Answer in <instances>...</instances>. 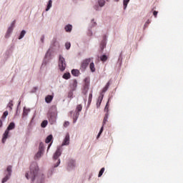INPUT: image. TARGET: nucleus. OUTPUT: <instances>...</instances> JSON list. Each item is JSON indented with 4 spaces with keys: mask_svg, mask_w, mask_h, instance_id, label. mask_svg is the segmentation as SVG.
<instances>
[{
    "mask_svg": "<svg viewBox=\"0 0 183 183\" xmlns=\"http://www.w3.org/2000/svg\"><path fill=\"white\" fill-rule=\"evenodd\" d=\"M39 167L38 164L34 162L30 166V170L25 174L26 179H31L32 182L36 181V183H45V174L39 173Z\"/></svg>",
    "mask_w": 183,
    "mask_h": 183,
    "instance_id": "1",
    "label": "nucleus"
},
{
    "mask_svg": "<svg viewBox=\"0 0 183 183\" xmlns=\"http://www.w3.org/2000/svg\"><path fill=\"white\" fill-rule=\"evenodd\" d=\"M11 129H15V123L14 122H11L6 131L4 132L2 138L3 144H5V142H6V139H8V137H9V131H11Z\"/></svg>",
    "mask_w": 183,
    "mask_h": 183,
    "instance_id": "2",
    "label": "nucleus"
},
{
    "mask_svg": "<svg viewBox=\"0 0 183 183\" xmlns=\"http://www.w3.org/2000/svg\"><path fill=\"white\" fill-rule=\"evenodd\" d=\"M58 65L59 69H60L61 72H64V70L66 68V61H65V58L63 55H59Z\"/></svg>",
    "mask_w": 183,
    "mask_h": 183,
    "instance_id": "3",
    "label": "nucleus"
},
{
    "mask_svg": "<svg viewBox=\"0 0 183 183\" xmlns=\"http://www.w3.org/2000/svg\"><path fill=\"white\" fill-rule=\"evenodd\" d=\"M12 175V166H8L5 171V177L2 179L1 183L8 182Z\"/></svg>",
    "mask_w": 183,
    "mask_h": 183,
    "instance_id": "4",
    "label": "nucleus"
},
{
    "mask_svg": "<svg viewBox=\"0 0 183 183\" xmlns=\"http://www.w3.org/2000/svg\"><path fill=\"white\" fill-rule=\"evenodd\" d=\"M15 28V21H13L10 26H9L7 31L6 32L5 34V38H6L8 39V38H9L11 36V35H12V32H14V29Z\"/></svg>",
    "mask_w": 183,
    "mask_h": 183,
    "instance_id": "5",
    "label": "nucleus"
},
{
    "mask_svg": "<svg viewBox=\"0 0 183 183\" xmlns=\"http://www.w3.org/2000/svg\"><path fill=\"white\" fill-rule=\"evenodd\" d=\"M61 155H62V147L59 146L57 147L56 150L54 154L53 159H54V161L59 159V157Z\"/></svg>",
    "mask_w": 183,
    "mask_h": 183,
    "instance_id": "6",
    "label": "nucleus"
},
{
    "mask_svg": "<svg viewBox=\"0 0 183 183\" xmlns=\"http://www.w3.org/2000/svg\"><path fill=\"white\" fill-rule=\"evenodd\" d=\"M70 142H71V139H70V137H69V134L67 133L65 135L64 139H63L61 145L59 146V147H61V148H62V147H66V146L69 145Z\"/></svg>",
    "mask_w": 183,
    "mask_h": 183,
    "instance_id": "7",
    "label": "nucleus"
},
{
    "mask_svg": "<svg viewBox=\"0 0 183 183\" xmlns=\"http://www.w3.org/2000/svg\"><path fill=\"white\" fill-rule=\"evenodd\" d=\"M91 61H92V59H91L90 58L84 60V61L81 62V66H80V69H81V71H85V70L86 69L88 65H89Z\"/></svg>",
    "mask_w": 183,
    "mask_h": 183,
    "instance_id": "8",
    "label": "nucleus"
},
{
    "mask_svg": "<svg viewBox=\"0 0 183 183\" xmlns=\"http://www.w3.org/2000/svg\"><path fill=\"white\" fill-rule=\"evenodd\" d=\"M76 167V162L75 160H69L67 164V169L69 171H72L73 169H75Z\"/></svg>",
    "mask_w": 183,
    "mask_h": 183,
    "instance_id": "9",
    "label": "nucleus"
},
{
    "mask_svg": "<svg viewBox=\"0 0 183 183\" xmlns=\"http://www.w3.org/2000/svg\"><path fill=\"white\" fill-rule=\"evenodd\" d=\"M71 117L73 119V124H75L76 121H78V118H79V112L76 111L70 112Z\"/></svg>",
    "mask_w": 183,
    "mask_h": 183,
    "instance_id": "10",
    "label": "nucleus"
},
{
    "mask_svg": "<svg viewBox=\"0 0 183 183\" xmlns=\"http://www.w3.org/2000/svg\"><path fill=\"white\" fill-rule=\"evenodd\" d=\"M51 59H52V51L49 49L44 56V62H48V61H51Z\"/></svg>",
    "mask_w": 183,
    "mask_h": 183,
    "instance_id": "11",
    "label": "nucleus"
},
{
    "mask_svg": "<svg viewBox=\"0 0 183 183\" xmlns=\"http://www.w3.org/2000/svg\"><path fill=\"white\" fill-rule=\"evenodd\" d=\"M77 86H78V81H76V79L71 80L70 83V87L71 88L72 91H75Z\"/></svg>",
    "mask_w": 183,
    "mask_h": 183,
    "instance_id": "12",
    "label": "nucleus"
},
{
    "mask_svg": "<svg viewBox=\"0 0 183 183\" xmlns=\"http://www.w3.org/2000/svg\"><path fill=\"white\" fill-rule=\"evenodd\" d=\"M30 112H31V109L24 107L23 114H22L23 118H25V117H28V114H29Z\"/></svg>",
    "mask_w": 183,
    "mask_h": 183,
    "instance_id": "13",
    "label": "nucleus"
},
{
    "mask_svg": "<svg viewBox=\"0 0 183 183\" xmlns=\"http://www.w3.org/2000/svg\"><path fill=\"white\" fill-rule=\"evenodd\" d=\"M106 47H107V41L105 40L102 41L99 46L101 52H102V51H104V49H105Z\"/></svg>",
    "mask_w": 183,
    "mask_h": 183,
    "instance_id": "14",
    "label": "nucleus"
},
{
    "mask_svg": "<svg viewBox=\"0 0 183 183\" xmlns=\"http://www.w3.org/2000/svg\"><path fill=\"white\" fill-rule=\"evenodd\" d=\"M102 99H104V94H101V95H100V97H99V99L97 102V108H99V107H101V103L102 102Z\"/></svg>",
    "mask_w": 183,
    "mask_h": 183,
    "instance_id": "15",
    "label": "nucleus"
},
{
    "mask_svg": "<svg viewBox=\"0 0 183 183\" xmlns=\"http://www.w3.org/2000/svg\"><path fill=\"white\" fill-rule=\"evenodd\" d=\"M64 30L69 34L72 32V24H67L64 26Z\"/></svg>",
    "mask_w": 183,
    "mask_h": 183,
    "instance_id": "16",
    "label": "nucleus"
},
{
    "mask_svg": "<svg viewBox=\"0 0 183 183\" xmlns=\"http://www.w3.org/2000/svg\"><path fill=\"white\" fill-rule=\"evenodd\" d=\"M52 99H54V96L48 95L45 98V102H46V104H51V102H52Z\"/></svg>",
    "mask_w": 183,
    "mask_h": 183,
    "instance_id": "17",
    "label": "nucleus"
},
{
    "mask_svg": "<svg viewBox=\"0 0 183 183\" xmlns=\"http://www.w3.org/2000/svg\"><path fill=\"white\" fill-rule=\"evenodd\" d=\"M49 122L52 125L56 122V117L55 116H51L49 117Z\"/></svg>",
    "mask_w": 183,
    "mask_h": 183,
    "instance_id": "18",
    "label": "nucleus"
},
{
    "mask_svg": "<svg viewBox=\"0 0 183 183\" xmlns=\"http://www.w3.org/2000/svg\"><path fill=\"white\" fill-rule=\"evenodd\" d=\"M97 4L100 8L105 6V0H98Z\"/></svg>",
    "mask_w": 183,
    "mask_h": 183,
    "instance_id": "19",
    "label": "nucleus"
},
{
    "mask_svg": "<svg viewBox=\"0 0 183 183\" xmlns=\"http://www.w3.org/2000/svg\"><path fill=\"white\" fill-rule=\"evenodd\" d=\"M51 8H52V0H49L46 8V12H48V11H49V9H51Z\"/></svg>",
    "mask_w": 183,
    "mask_h": 183,
    "instance_id": "20",
    "label": "nucleus"
},
{
    "mask_svg": "<svg viewBox=\"0 0 183 183\" xmlns=\"http://www.w3.org/2000/svg\"><path fill=\"white\" fill-rule=\"evenodd\" d=\"M89 69L91 72H95L96 69H95V64H94V61L90 63Z\"/></svg>",
    "mask_w": 183,
    "mask_h": 183,
    "instance_id": "21",
    "label": "nucleus"
},
{
    "mask_svg": "<svg viewBox=\"0 0 183 183\" xmlns=\"http://www.w3.org/2000/svg\"><path fill=\"white\" fill-rule=\"evenodd\" d=\"M71 74L74 76H79V70H78V69H72L71 70Z\"/></svg>",
    "mask_w": 183,
    "mask_h": 183,
    "instance_id": "22",
    "label": "nucleus"
},
{
    "mask_svg": "<svg viewBox=\"0 0 183 183\" xmlns=\"http://www.w3.org/2000/svg\"><path fill=\"white\" fill-rule=\"evenodd\" d=\"M129 1H131V0H123V6H124V11L128 7V4H129Z\"/></svg>",
    "mask_w": 183,
    "mask_h": 183,
    "instance_id": "23",
    "label": "nucleus"
},
{
    "mask_svg": "<svg viewBox=\"0 0 183 183\" xmlns=\"http://www.w3.org/2000/svg\"><path fill=\"white\" fill-rule=\"evenodd\" d=\"M108 59V56L105 55V54H103L100 56V60L102 61V62H107V60Z\"/></svg>",
    "mask_w": 183,
    "mask_h": 183,
    "instance_id": "24",
    "label": "nucleus"
},
{
    "mask_svg": "<svg viewBox=\"0 0 183 183\" xmlns=\"http://www.w3.org/2000/svg\"><path fill=\"white\" fill-rule=\"evenodd\" d=\"M42 155H44V152H42L41 150H39L38 152L36 154L35 157L39 159L41 157H42Z\"/></svg>",
    "mask_w": 183,
    "mask_h": 183,
    "instance_id": "25",
    "label": "nucleus"
},
{
    "mask_svg": "<svg viewBox=\"0 0 183 183\" xmlns=\"http://www.w3.org/2000/svg\"><path fill=\"white\" fill-rule=\"evenodd\" d=\"M56 163L53 164V168H58L61 164V159H58V160H56Z\"/></svg>",
    "mask_w": 183,
    "mask_h": 183,
    "instance_id": "26",
    "label": "nucleus"
},
{
    "mask_svg": "<svg viewBox=\"0 0 183 183\" xmlns=\"http://www.w3.org/2000/svg\"><path fill=\"white\" fill-rule=\"evenodd\" d=\"M52 138H53L52 134L49 135V136L46 137V141H45L46 144H49V142H50L51 141H52Z\"/></svg>",
    "mask_w": 183,
    "mask_h": 183,
    "instance_id": "27",
    "label": "nucleus"
},
{
    "mask_svg": "<svg viewBox=\"0 0 183 183\" xmlns=\"http://www.w3.org/2000/svg\"><path fill=\"white\" fill-rule=\"evenodd\" d=\"M84 82H85V87L88 88L89 86V77H86L84 79Z\"/></svg>",
    "mask_w": 183,
    "mask_h": 183,
    "instance_id": "28",
    "label": "nucleus"
},
{
    "mask_svg": "<svg viewBox=\"0 0 183 183\" xmlns=\"http://www.w3.org/2000/svg\"><path fill=\"white\" fill-rule=\"evenodd\" d=\"M25 34H26V31L25 30H22L19 36V39H22V38L25 36Z\"/></svg>",
    "mask_w": 183,
    "mask_h": 183,
    "instance_id": "29",
    "label": "nucleus"
},
{
    "mask_svg": "<svg viewBox=\"0 0 183 183\" xmlns=\"http://www.w3.org/2000/svg\"><path fill=\"white\" fill-rule=\"evenodd\" d=\"M64 79H69L71 78V74L70 73H65L63 75Z\"/></svg>",
    "mask_w": 183,
    "mask_h": 183,
    "instance_id": "30",
    "label": "nucleus"
},
{
    "mask_svg": "<svg viewBox=\"0 0 183 183\" xmlns=\"http://www.w3.org/2000/svg\"><path fill=\"white\" fill-rule=\"evenodd\" d=\"M12 102V101H10L7 104V108L9 109V111H12V107H14V104Z\"/></svg>",
    "mask_w": 183,
    "mask_h": 183,
    "instance_id": "31",
    "label": "nucleus"
},
{
    "mask_svg": "<svg viewBox=\"0 0 183 183\" xmlns=\"http://www.w3.org/2000/svg\"><path fill=\"white\" fill-rule=\"evenodd\" d=\"M104 172H105V168L102 167L99 172V175H98L99 178H101V177H102Z\"/></svg>",
    "mask_w": 183,
    "mask_h": 183,
    "instance_id": "32",
    "label": "nucleus"
},
{
    "mask_svg": "<svg viewBox=\"0 0 183 183\" xmlns=\"http://www.w3.org/2000/svg\"><path fill=\"white\" fill-rule=\"evenodd\" d=\"M109 82H107V84H106V86L103 88L102 89V92H106L108 91V88H109Z\"/></svg>",
    "mask_w": 183,
    "mask_h": 183,
    "instance_id": "33",
    "label": "nucleus"
},
{
    "mask_svg": "<svg viewBox=\"0 0 183 183\" xmlns=\"http://www.w3.org/2000/svg\"><path fill=\"white\" fill-rule=\"evenodd\" d=\"M76 112H79H79H81L82 111V105H81V104L77 105V107L76 108Z\"/></svg>",
    "mask_w": 183,
    "mask_h": 183,
    "instance_id": "34",
    "label": "nucleus"
},
{
    "mask_svg": "<svg viewBox=\"0 0 183 183\" xmlns=\"http://www.w3.org/2000/svg\"><path fill=\"white\" fill-rule=\"evenodd\" d=\"M46 125H48V121L44 120L41 122V128H45V127H46Z\"/></svg>",
    "mask_w": 183,
    "mask_h": 183,
    "instance_id": "35",
    "label": "nucleus"
},
{
    "mask_svg": "<svg viewBox=\"0 0 183 183\" xmlns=\"http://www.w3.org/2000/svg\"><path fill=\"white\" fill-rule=\"evenodd\" d=\"M39 151H42L43 152H44V143L41 142V143L39 144Z\"/></svg>",
    "mask_w": 183,
    "mask_h": 183,
    "instance_id": "36",
    "label": "nucleus"
},
{
    "mask_svg": "<svg viewBox=\"0 0 183 183\" xmlns=\"http://www.w3.org/2000/svg\"><path fill=\"white\" fill-rule=\"evenodd\" d=\"M108 122V113H107L105 114V117L104 118V120H103V127L104 125H105V124H107V122Z\"/></svg>",
    "mask_w": 183,
    "mask_h": 183,
    "instance_id": "37",
    "label": "nucleus"
},
{
    "mask_svg": "<svg viewBox=\"0 0 183 183\" xmlns=\"http://www.w3.org/2000/svg\"><path fill=\"white\" fill-rule=\"evenodd\" d=\"M68 98H70V99H72V98H74V92L72 91L68 93Z\"/></svg>",
    "mask_w": 183,
    "mask_h": 183,
    "instance_id": "38",
    "label": "nucleus"
},
{
    "mask_svg": "<svg viewBox=\"0 0 183 183\" xmlns=\"http://www.w3.org/2000/svg\"><path fill=\"white\" fill-rule=\"evenodd\" d=\"M94 9H95V11H101V6H99V4H96L94 6Z\"/></svg>",
    "mask_w": 183,
    "mask_h": 183,
    "instance_id": "39",
    "label": "nucleus"
},
{
    "mask_svg": "<svg viewBox=\"0 0 183 183\" xmlns=\"http://www.w3.org/2000/svg\"><path fill=\"white\" fill-rule=\"evenodd\" d=\"M65 48H66V49H69L70 48H71V43L70 42H66V44H65Z\"/></svg>",
    "mask_w": 183,
    "mask_h": 183,
    "instance_id": "40",
    "label": "nucleus"
},
{
    "mask_svg": "<svg viewBox=\"0 0 183 183\" xmlns=\"http://www.w3.org/2000/svg\"><path fill=\"white\" fill-rule=\"evenodd\" d=\"M92 101V94H90L89 95L88 105H90Z\"/></svg>",
    "mask_w": 183,
    "mask_h": 183,
    "instance_id": "41",
    "label": "nucleus"
},
{
    "mask_svg": "<svg viewBox=\"0 0 183 183\" xmlns=\"http://www.w3.org/2000/svg\"><path fill=\"white\" fill-rule=\"evenodd\" d=\"M151 22V20L148 19L146 23L144 24V28H147L148 25H149V23Z\"/></svg>",
    "mask_w": 183,
    "mask_h": 183,
    "instance_id": "42",
    "label": "nucleus"
},
{
    "mask_svg": "<svg viewBox=\"0 0 183 183\" xmlns=\"http://www.w3.org/2000/svg\"><path fill=\"white\" fill-rule=\"evenodd\" d=\"M8 111L4 112L2 118H6V117H8Z\"/></svg>",
    "mask_w": 183,
    "mask_h": 183,
    "instance_id": "43",
    "label": "nucleus"
},
{
    "mask_svg": "<svg viewBox=\"0 0 183 183\" xmlns=\"http://www.w3.org/2000/svg\"><path fill=\"white\" fill-rule=\"evenodd\" d=\"M40 41L41 44H44V42H45V36H41Z\"/></svg>",
    "mask_w": 183,
    "mask_h": 183,
    "instance_id": "44",
    "label": "nucleus"
},
{
    "mask_svg": "<svg viewBox=\"0 0 183 183\" xmlns=\"http://www.w3.org/2000/svg\"><path fill=\"white\" fill-rule=\"evenodd\" d=\"M92 26H95L97 25V22H95V20L93 19L91 21Z\"/></svg>",
    "mask_w": 183,
    "mask_h": 183,
    "instance_id": "45",
    "label": "nucleus"
},
{
    "mask_svg": "<svg viewBox=\"0 0 183 183\" xmlns=\"http://www.w3.org/2000/svg\"><path fill=\"white\" fill-rule=\"evenodd\" d=\"M87 35H88L89 36H92V35H93L92 30L89 29V31H88V33H87Z\"/></svg>",
    "mask_w": 183,
    "mask_h": 183,
    "instance_id": "46",
    "label": "nucleus"
},
{
    "mask_svg": "<svg viewBox=\"0 0 183 183\" xmlns=\"http://www.w3.org/2000/svg\"><path fill=\"white\" fill-rule=\"evenodd\" d=\"M64 128H67V127H69V122H65L64 124Z\"/></svg>",
    "mask_w": 183,
    "mask_h": 183,
    "instance_id": "47",
    "label": "nucleus"
},
{
    "mask_svg": "<svg viewBox=\"0 0 183 183\" xmlns=\"http://www.w3.org/2000/svg\"><path fill=\"white\" fill-rule=\"evenodd\" d=\"M109 100L108 102L107 103L106 107H105V108H104V111H107V112H108V104H109Z\"/></svg>",
    "mask_w": 183,
    "mask_h": 183,
    "instance_id": "48",
    "label": "nucleus"
},
{
    "mask_svg": "<svg viewBox=\"0 0 183 183\" xmlns=\"http://www.w3.org/2000/svg\"><path fill=\"white\" fill-rule=\"evenodd\" d=\"M102 132H104V125L101 127L100 131H99V134H102Z\"/></svg>",
    "mask_w": 183,
    "mask_h": 183,
    "instance_id": "49",
    "label": "nucleus"
},
{
    "mask_svg": "<svg viewBox=\"0 0 183 183\" xmlns=\"http://www.w3.org/2000/svg\"><path fill=\"white\" fill-rule=\"evenodd\" d=\"M153 14H154V16H155V18H157V15H158V11H154L153 12Z\"/></svg>",
    "mask_w": 183,
    "mask_h": 183,
    "instance_id": "50",
    "label": "nucleus"
},
{
    "mask_svg": "<svg viewBox=\"0 0 183 183\" xmlns=\"http://www.w3.org/2000/svg\"><path fill=\"white\" fill-rule=\"evenodd\" d=\"M2 125H3L2 120L0 119V128H2Z\"/></svg>",
    "mask_w": 183,
    "mask_h": 183,
    "instance_id": "51",
    "label": "nucleus"
},
{
    "mask_svg": "<svg viewBox=\"0 0 183 183\" xmlns=\"http://www.w3.org/2000/svg\"><path fill=\"white\" fill-rule=\"evenodd\" d=\"M100 137H101V133H99L98 135H97V138L98 139V138H99Z\"/></svg>",
    "mask_w": 183,
    "mask_h": 183,
    "instance_id": "52",
    "label": "nucleus"
},
{
    "mask_svg": "<svg viewBox=\"0 0 183 183\" xmlns=\"http://www.w3.org/2000/svg\"><path fill=\"white\" fill-rule=\"evenodd\" d=\"M114 2H119V0H114Z\"/></svg>",
    "mask_w": 183,
    "mask_h": 183,
    "instance_id": "53",
    "label": "nucleus"
},
{
    "mask_svg": "<svg viewBox=\"0 0 183 183\" xmlns=\"http://www.w3.org/2000/svg\"><path fill=\"white\" fill-rule=\"evenodd\" d=\"M21 105V102H19L18 107Z\"/></svg>",
    "mask_w": 183,
    "mask_h": 183,
    "instance_id": "54",
    "label": "nucleus"
},
{
    "mask_svg": "<svg viewBox=\"0 0 183 183\" xmlns=\"http://www.w3.org/2000/svg\"><path fill=\"white\" fill-rule=\"evenodd\" d=\"M49 148H51V145H49V146L48 147V149H49Z\"/></svg>",
    "mask_w": 183,
    "mask_h": 183,
    "instance_id": "55",
    "label": "nucleus"
},
{
    "mask_svg": "<svg viewBox=\"0 0 183 183\" xmlns=\"http://www.w3.org/2000/svg\"><path fill=\"white\" fill-rule=\"evenodd\" d=\"M16 115H18V110L16 111Z\"/></svg>",
    "mask_w": 183,
    "mask_h": 183,
    "instance_id": "56",
    "label": "nucleus"
},
{
    "mask_svg": "<svg viewBox=\"0 0 183 183\" xmlns=\"http://www.w3.org/2000/svg\"><path fill=\"white\" fill-rule=\"evenodd\" d=\"M54 109H56V107H54Z\"/></svg>",
    "mask_w": 183,
    "mask_h": 183,
    "instance_id": "57",
    "label": "nucleus"
},
{
    "mask_svg": "<svg viewBox=\"0 0 183 183\" xmlns=\"http://www.w3.org/2000/svg\"><path fill=\"white\" fill-rule=\"evenodd\" d=\"M107 2L109 1V0H106Z\"/></svg>",
    "mask_w": 183,
    "mask_h": 183,
    "instance_id": "58",
    "label": "nucleus"
}]
</instances>
